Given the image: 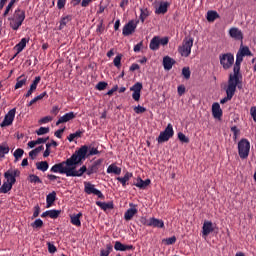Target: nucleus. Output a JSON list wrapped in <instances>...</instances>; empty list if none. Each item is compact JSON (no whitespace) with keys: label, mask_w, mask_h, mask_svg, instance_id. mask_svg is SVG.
Listing matches in <instances>:
<instances>
[{"label":"nucleus","mask_w":256,"mask_h":256,"mask_svg":"<svg viewBox=\"0 0 256 256\" xmlns=\"http://www.w3.org/2000/svg\"><path fill=\"white\" fill-rule=\"evenodd\" d=\"M9 26L12 31H19L23 21H25V11L21 8H17L13 15L8 17Z\"/></svg>","instance_id":"1"},{"label":"nucleus","mask_w":256,"mask_h":256,"mask_svg":"<svg viewBox=\"0 0 256 256\" xmlns=\"http://www.w3.org/2000/svg\"><path fill=\"white\" fill-rule=\"evenodd\" d=\"M241 81L233 80L232 78L228 79V86L226 88V97L220 100L221 105H225L227 101H231L233 99V96L235 95V91L238 89H241V86L239 84Z\"/></svg>","instance_id":"2"},{"label":"nucleus","mask_w":256,"mask_h":256,"mask_svg":"<svg viewBox=\"0 0 256 256\" xmlns=\"http://www.w3.org/2000/svg\"><path fill=\"white\" fill-rule=\"evenodd\" d=\"M87 153H89V146L83 145L68 159L72 165H79L81 161L87 159Z\"/></svg>","instance_id":"3"},{"label":"nucleus","mask_w":256,"mask_h":256,"mask_svg":"<svg viewBox=\"0 0 256 256\" xmlns=\"http://www.w3.org/2000/svg\"><path fill=\"white\" fill-rule=\"evenodd\" d=\"M250 151H251V142H249L247 138H242L238 142V155L240 159H247V157H249Z\"/></svg>","instance_id":"4"},{"label":"nucleus","mask_w":256,"mask_h":256,"mask_svg":"<svg viewBox=\"0 0 256 256\" xmlns=\"http://www.w3.org/2000/svg\"><path fill=\"white\" fill-rule=\"evenodd\" d=\"M243 55L239 54V52H237L236 54V61L233 67V72L234 74H230L229 75V79H233L234 81H241L239 79H241V63H243Z\"/></svg>","instance_id":"5"},{"label":"nucleus","mask_w":256,"mask_h":256,"mask_svg":"<svg viewBox=\"0 0 256 256\" xmlns=\"http://www.w3.org/2000/svg\"><path fill=\"white\" fill-rule=\"evenodd\" d=\"M193 47V38H185L182 42V45L179 46L178 52L182 57H189L191 55V49Z\"/></svg>","instance_id":"6"},{"label":"nucleus","mask_w":256,"mask_h":256,"mask_svg":"<svg viewBox=\"0 0 256 256\" xmlns=\"http://www.w3.org/2000/svg\"><path fill=\"white\" fill-rule=\"evenodd\" d=\"M220 65H222L223 69H231L233 67V63H235V56L232 53H225L219 56Z\"/></svg>","instance_id":"7"},{"label":"nucleus","mask_w":256,"mask_h":256,"mask_svg":"<svg viewBox=\"0 0 256 256\" xmlns=\"http://www.w3.org/2000/svg\"><path fill=\"white\" fill-rule=\"evenodd\" d=\"M84 192L87 195H96L98 199H105V195L99 189L95 188L91 182H84Z\"/></svg>","instance_id":"8"},{"label":"nucleus","mask_w":256,"mask_h":256,"mask_svg":"<svg viewBox=\"0 0 256 256\" xmlns=\"http://www.w3.org/2000/svg\"><path fill=\"white\" fill-rule=\"evenodd\" d=\"M72 163L70 162L69 158L65 161L60 163L54 164L50 171L51 173H60V175H65L66 167H72Z\"/></svg>","instance_id":"9"},{"label":"nucleus","mask_w":256,"mask_h":256,"mask_svg":"<svg viewBox=\"0 0 256 256\" xmlns=\"http://www.w3.org/2000/svg\"><path fill=\"white\" fill-rule=\"evenodd\" d=\"M20 176L21 171L19 169H10L4 173V179L6 180V183H10L12 185H15V183H17V177Z\"/></svg>","instance_id":"10"},{"label":"nucleus","mask_w":256,"mask_h":256,"mask_svg":"<svg viewBox=\"0 0 256 256\" xmlns=\"http://www.w3.org/2000/svg\"><path fill=\"white\" fill-rule=\"evenodd\" d=\"M137 25H139V20H130L126 23L122 29V35L124 37H129V35H133L135 30L137 29Z\"/></svg>","instance_id":"11"},{"label":"nucleus","mask_w":256,"mask_h":256,"mask_svg":"<svg viewBox=\"0 0 256 256\" xmlns=\"http://www.w3.org/2000/svg\"><path fill=\"white\" fill-rule=\"evenodd\" d=\"M17 113V109H11L4 117V120L1 122L0 127H9L13 125V121H15V114Z\"/></svg>","instance_id":"12"},{"label":"nucleus","mask_w":256,"mask_h":256,"mask_svg":"<svg viewBox=\"0 0 256 256\" xmlns=\"http://www.w3.org/2000/svg\"><path fill=\"white\" fill-rule=\"evenodd\" d=\"M140 223L142 225H146V227H161V220L156 218L147 219L145 217H141Z\"/></svg>","instance_id":"13"},{"label":"nucleus","mask_w":256,"mask_h":256,"mask_svg":"<svg viewBox=\"0 0 256 256\" xmlns=\"http://www.w3.org/2000/svg\"><path fill=\"white\" fill-rule=\"evenodd\" d=\"M213 231H215V227H213V222L205 220L202 226V237H209V235H211Z\"/></svg>","instance_id":"14"},{"label":"nucleus","mask_w":256,"mask_h":256,"mask_svg":"<svg viewBox=\"0 0 256 256\" xmlns=\"http://www.w3.org/2000/svg\"><path fill=\"white\" fill-rule=\"evenodd\" d=\"M141 89H143V84L140 82H137L130 88V91H133L132 98L134 101H139V99H141Z\"/></svg>","instance_id":"15"},{"label":"nucleus","mask_w":256,"mask_h":256,"mask_svg":"<svg viewBox=\"0 0 256 256\" xmlns=\"http://www.w3.org/2000/svg\"><path fill=\"white\" fill-rule=\"evenodd\" d=\"M175 135V132L173 131V125L168 124L166 129L161 133V142L164 143L165 141H168Z\"/></svg>","instance_id":"16"},{"label":"nucleus","mask_w":256,"mask_h":256,"mask_svg":"<svg viewBox=\"0 0 256 256\" xmlns=\"http://www.w3.org/2000/svg\"><path fill=\"white\" fill-rule=\"evenodd\" d=\"M39 83H41V76H36L35 79L33 80L32 84L30 85L29 90L24 95V97H26V98L31 97L33 95V93H35V91H37V85H39Z\"/></svg>","instance_id":"17"},{"label":"nucleus","mask_w":256,"mask_h":256,"mask_svg":"<svg viewBox=\"0 0 256 256\" xmlns=\"http://www.w3.org/2000/svg\"><path fill=\"white\" fill-rule=\"evenodd\" d=\"M77 117V114L75 112H68L61 116L58 121L56 122V125L59 126L61 123H68V121H73Z\"/></svg>","instance_id":"18"},{"label":"nucleus","mask_w":256,"mask_h":256,"mask_svg":"<svg viewBox=\"0 0 256 256\" xmlns=\"http://www.w3.org/2000/svg\"><path fill=\"white\" fill-rule=\"evenodd\" d=\"M115 251H135V246L123 244L120 241H116L114 244Z\"/></svg>","instance_id":"19"},{"label":"nucleus","mask_w":256,"mask_h":256,"mask_svg":"<svg viewBox=\"0 0 256 256\" xmlns=\"http://www.w3.org/2000/svg\"><path fill=\"white\" fill-rule=\"evenodd\" d=\"M175 63H177V61H175V59L171 58L170 56H165L162 61V65L165 71H171Z\"/></svg>","instance_id":"20"},{"label":"nucleus","mask_w":256,"mask_h":256,"mask_svg":"<svg viewBox=\"0 0 256 256\" xmlns=\"http://www.w3.org/2000/svg\"><path fill=\"white\" fill-rule=\"evenodd\" d=\"M229 35L232 37V39H235L236 41H243V32L236 27H233L229 30Z\"/></svg>","instance_id":"21"},{"label":"nucleus","mask_w":256,"mask_h":256,"mask_svg":"<svg viewBox=\"0 0 256 256\" xmlns=\"http://www.w3.org/2000/svg\"><path fill=\"white\" fill-rule=\"evenodd\" d=\"M212 115L214 119H221V117H223V110L221 109V105L217 102L212 105Z\"/></svg>","instance_id":"22"},{"label":"nucleus","mask_w":256,"mask_h":256,"mask_svg":"<svg viewBox=\"0 0 256 256\" xmlns=\"http://www.w3.org/2000/svg\"><path fill=\"white\" fill-rule=\"evenodd\" d=\"M151 51H159V48L161 47V36H154L149 45Z\"/></svg>","instance_id":"23"},{"label":"nucleus","mask_w":256,"mask_h":256,"mask_svg":"<svg viewBox=\"0 0 256 256\" xmlns=\"http://www.w3.org/2000/svg\"><path fill=\"white\" fill-rule=\"evenodd\" d=\"M101 163H103L102 159H98L96 160L87 170H86V174L91 176L93 175V173H97L99 171V165H101Z\"/></svg>","instance_id":"24"},{"label":"nucleus","mask_w":256,"mask_h":256,"mask_svg":"<svg viewBox=\"0 0 256 256\" xmlns=\"http://www.w3.org/2000/svg\"><path fill=\"white\" fill-rule=\"evenodd\" d=\"M97 207H100L102 211H109L111 209L115 208V204H113V201L110 202H101V201H96Z\"/></svg>","instance_id":"25"},{"label":"nucleus","mask_w":256,"mask_h":256,"mask_svg":"<svg viewBox=\"0 0 256 256\" xmlns=\"http://www.w3.org/2000/svg\"><path fill=\"white\" fill-rule=\"evenodd\" d=\"M134 185L135 187H138V189H145L146 187H149V185H151V180H143L139 177L137 178L136 182H134Z\"/></svg>","instance_id":"26"},{"label":"nucleus","mask_w":256,"mask_h":256,"mask_svg":"<svg viewBox=\"0 0 256 256\" xmlns=\"http://www.w3.org/2000/svg\"><path fill=\"white\" fill-rule=\"evenodd\" d=\"M81 217H83V213L73 214L70 216V223L75 225V227H81Z\"/></svg>","instance_id":"27"},{"label":"nucleus","mask_w":256,"mask_h":256,"mask_svg":"<svg viewBox=\"0 0 256 256\" xmlns=\"http://www.w3.org/2000/svg\"><path fill=\"white\" fill-rule=\"evenodd\" d=\"M55 201H57V192L52 191L46 196V205H47L46 207L47 208L52 207Z\"/></svg>","instance_id":"28"},{"label":"nucleus","mask_w":256,"mask_h":256,"mask_svg":"<svg viewBox=\"0 0 256 256\" xmlns=\"http://www.w3.org/2000/svg\"><path fill=\"white\" fill-rule=\"evenodd\" d=\"M29 43V38H22L18 44L15 45L14 49L17 51V54L21 53Z\"/></svg>","instance_id":"29"},{"label":"nucleus","mask_w":256,"mask_h":256,"mask_svg":"<svg viewBox=\"0 0 256 256\" xmlns=\"http://www.w3.org/2000/svg\"><path fill=\"white\" fill-rule=\"evenodd\" d=\"M138 210L137 208H129L125 213H124V219L125 221H131L135 215H137Z\"/></svg>","instance_id":"30"},{"label":"nucleus","mask_w":256,"mask_h":256,"mask_svg":"<svg viewBox=\"0 0 256 256\" xmlns=\"http://www.w3.org/2000/svg\"><path fill=\"white\" fill-rule=\"evenodd\" d=\"M16 84L14 86V89H21L24 85H27V76L22 74L20 77L17 78Z\"/></svg>","instance_id":"31"},{"label":"nucleus","mask_w":256,"mask_h":256,"mask_svg":"<svg viewBox=\"0 0 256 256\" xmlns=\"http://www.w3.org/2000/svg\"><path fill=\"white\" fill-rule=\"evenodd\" d=\"M131 177H133V173L126 172L124 177H118L117 181H119V183H121L122 187H127V181H129V179H131Z\"/></svg>","instance_id":"32"},{"label":"nucleus","mask_w":256,"mask_h":256,"mask_svg":"<svg viewBox=\"0 0 256 256\" xmlns=\"http://www.w3.org/2000/svg\"><path fill=\"white\" fill-rule=\"evenodd\" d=\"M238 53L244 57H253L251 50L247 46H243V44H241Z\"/></svg>","instance_id":"33"},{"label":"nucleus","mask_w":256,"mask_h":256,"mask_svg":"<svg viewBox=\"0 0 256 256\" xmlns=\"http://www.w3.org/2000/svg\"><path fill=\"white\" fill-rule=\"evenodd\" d=\"M77 171V165L66 166V177H75Z\"/></svg>","instance_id":"34"},{"label":"nucleus","mask_w":256,"mask_h":256,"mask_svg":"<svg viewBox=\"0 0 256 256\" xmlns=\"http://www.w3.org/2000/svg\"><path fill=\"white\" fill-rule=\"evenodd\" d=\"M206 19L209 23H213L215 19H219V13H217V11L210 10L207 12Z\"/></svg>","instance_id":"35"},{"label":"nucleus","mask_w":256,"mask_h":256,"mask_svg":"<svg viewBox=\"0 0 256 256\" xmlns=\"http://www.w3.org/2000/svg\"><path fill=\"white\" fill-rule=\"evenodd\" d=\"M36 169H38V171H42L43 173H45V171L49 169V162L48 161L37 162Z\"/></svg>","instance_id":"36"},{"label":"nucleus","mask_w":256,"mask_h":256,"mask_svg":"<svg viewBox=\"0 0 256 256\" xmlns=\"http://www.w3.org/2000/svg\"><path fill=\"white\" fill-rule=\"evenodd\" d=\"M73 20V16L71 15H66L64 17L61 18L60 20V26H59V29H64L65 26L67 25V23H70V21Z\"/></svg>","instance_id":"37"},{"label":"nucleus","mask_w":256,"mask_h":256,"mask_svg":"<svg viewBox=\"0 0 256 256\" xmlns=\"http://www.w3.org/2000/svg\"><path fill=\"white\" fill-rule=\"evenodd\" d=\"M83 133H85V131L77 130L75 133L70 134L67 137V139L70 143H73V141H75V139L81 138V135H83Z\"/></svg>","instance_id":"38"},{"label":"nucleus","mask_w":256,"mask_h":256,"mask_svg":"<svg viewBox=\"0 0 256 256\" xmlns=\"http://www.w3.org/2000/svg\"><path fill=\"white\" fill-rule=\"evenodd\" d=\"M107 173H114V175H121V168L115 164H111L107 168Z\"/></svg>","instance_id":"39"},{"label":"nucleus","mask_w":256,"mask_h":256,"mask_svg":"<svg viewBox=\"0 0 256 256\" xmlns=\"http://www.w3.org/2000/svg\"><path fill=\"white\" fill-rule=\"evenodd\" d=\"M11 189H13V184L4 181L0 186V193H8Z\"/></svg>","instance_id":"40"},{"label":"nucleus","mask_w":256,"mask_h":256,"mask_svg":"<svg viewBox=\"0 0 256 256\" xmlns=\"http://www.w3.org/2000/svg\"><path fill=\"white\" fill-rule=\"evenodd\" d=\"M112 251H113V245L107 244L106 249L100 250V256H109Z\"/></svg>","instance_id":"41"},{"label":"nucleus","mask_w":256,"mask_h":256,"mask_svg":"<svg viewBox=\"0 0 256 256\" xmlns=\"http://www.w3.org/2000/svg\"><path fill=\"white\" fill-rule=\"evenodd\" d=\"M23 153H25V150L21 149V148H17L14 151V161L15 163H17L19 161V159H21V157H23Z\"/></svg>","instance_id":"42"},{"label":"nucleus","mask_w":256,"mask_h":256,"mask_svg":"<svg viewBox=\"0 0 256 256\" xmlns=\"http://www.w3.org/2000/svg\"><path fill=\"white\" fill-rule=\"evenodd\" d=\"M28 181L29 183H43V181L41 180V178H39V176L35 175V174H30L28 176Z\"/></svg>","instance_id":"43"},{"label":"nucleus","mask_w":256,"mask_h":256,"mask_svg":"<svg viewBox=\"0 0 256 256\" xmlns=\"http://www.w3.org/2000/svg\"><path fill=\"white\" fill-rule=\"evenodd\" d=\"M9 151V146H7L6 144L0 145V159H3V157H5V155L9 153Z\"/></svg>","instance_id":"44"},{"label":"nucleus","mask_w":256,"mask_h":256,"mask_svg":"<svg viewBox=\"0 0 256 256\" xmlns=\"http://www.w3.org/2000/svg\"><path fill=\"white\" fill-rule=\"evenodd\" d=\"M162 243L165 245H175V243H177V237L172 236L170 238L163 239Z\"/></svg>","instance_id":"45"},{"label":"nucleus","mask_w":256,"mask_h":256,"mask_svg":"<svg viewBox=\"0 0 256 256\" xmlns=\"http://www.w3.org/2000/svg\"><path fill=\"white\" fill-rule=\"evenodd\" d=\"M182 75L186 80L191 79V70L189 69V67H184L182 69Z\"/></svg>","instance_id":"46"},{"label":"nucleus","mask_w":256,"mask_h":256,"mask_svg":"<svg viewBox=\"0 0 256 256\" xmlns=\"http://www.w3.org/2000/svg\"><path fill=\"white\" fill-rule=\"evenodd\" d=\"M59 215H61V210H49V217L50 219H57V217H59Z\"/></svg>","instance_id":"47"},{"label":"nucleus","mask_w":256,"mask_h":256,"mask_svg":"<svg viewBox=\"0 0 256 256\" xmlns=\"http://www.w3.org/2000/svg\"><path fill=\"white\" fill-rule=\"evenodd\" d=\"M14 6H15V4L10 1L8 3V5L6 6V9H5V11H4L2 16L3 17H7V15H9V13H11V11H12Z\"/></svg>","instance_id":"48"},{"label":"nucleus","mask_w":256,"mask_h":256,"mask_svg":"<svg viewBox=\"0 0 256 256\" xmlns=\"http://www.w3.org/2000/svg\"><path fill=\"white\" fill-rule=\"evenodd\" d=\"M31 227H33V229H41V227H43V220L41 219H36L32 224Z\"/></svg>","instance_id":"49"},{"label":"nucleus","mask_w":256,"mask_h":256,"mask_svg":"<svg viewBox=\"0 0 256 256\" xmlns=\"http://www.w3.org/2000/svg\"><path fill=\"white\" fill-rule=\"evenodd\" d=\"M87 173V166L83 165L79 170H76L75 177H83V174Z\"/></svg>","instance_id":"50"},{"label":"nucleus","mask_w":256,"mask_h":256,"mask_svg":"<svg viewBox=\"0 0 256 256\" xmlns=\"http://www.w3.org/2000/svg\"><path fill=\"white\" fill-rule=\"evenodd\" d=\"M171 6L169 2H161V15H165L167 13V9Z\"/></svg>","instance_id":"51"},{"label":"nucleus","mask_w":256,"mask_h":256,"mask_svg":"<svg viewBox=\"0 0 256 256\" xmlns=\"http://www.w3.org/2000/svg\"><path fill=\"white\" fill-rule=\"evenodd\" d=\"M140 11V20L142 23H145V20L149 17V11H147V9H141Z\"/></svg>","instance_id":"52"},{"label":"nucleus","mask_w":256,"mask_h":256,"mask_svg":"<svg viewBox=\"0 0 256 256\" xmlns=\"http://www.w3.org/2000/svg\"><path fill=\"white\" fill-rule=\"evenodd\" d=\"M121 59H123V55L118 54L115 58H114V65L117 67V69H119L121 67Z\"/></svg>","instance_id":"53"},{"label":"nucleus","mask_w":256,"mask_h":256,"mask_svg":"<svg viewBox=\"0 0 256 256\" xmlns=\"http://www.w3.org/2000/svg\"><path fill=\"white\" fill-rule=\"evenodd\" d=\"M145 111H147V108L138 105L134 107V113H136L137 115H141V113H145Z\"/></svg>","instance_id":"54"},{"label":"nucleus","mask_w":256,"mask_h":256,"mask_svg":"<svg viewBox=\"0 0 256 256\" xmlns=\"http://www.w3.org/2000/svg\"><path fill=\"white\" fill-rule=\"evenodd\" d=\"M37 135H47V133H49V127H40L37 131H36Z\"/></svg>","instance_id":"55"},{"label":"nucleus","mask_w":256,"mask_h":256,"mask_svg":"<svg viewBox=\"0 0 256 256\" xmlns=\"http://www.w3.org/2000/svg\"><path fill=\"white\" fill-rule=\"evenodd\" d=\"M48 246V252L53 254V253H57V247L55 246V244L48 242L47 243Z\"/></svg>","instance_id":"56"},{"label":"nucleus","mask_w":256,"mask_h":256,"mask_svg":"<svg viewBox=\"0 0 256 256\" xmlns=\"http://www.w3.org/2000/svg\"><path fill=\"white\" fill-rule=\"evenodd\" d=\"M107 82H99L97 85H96V89L98 91H105V89H107Z\"/></svg>","instance_id":"57"},{"label":"nucleus","mask_w":256,"mask_h":256,"mask_svg":"<svg viewBox=\"0 0 256 256\" xmlns=\"http://www.w3.org/2000/svg\"><path fill=\"white\" fill-rule=\"evenodd\" d=\"M178 139L181 141V143H189V139L182 132L178 133Z\"/></svg>","instance_id":"58"},{"label":"nucleus","mask_w":256,"mask_h":256,"mask_svg":"<svg viewBox=\"0 0 256 256\" xmlns=\"http://www.w3.org/2000/svg\"><path fill=\"white\" fill-rule=\"evenodd\" d=\"M185 91H186L185 85L178 86L177 92H178L179 97H182V95H185Z\"/></svg>","instance_id":"59"},{"label":"nucleus","mask_w":256,"mask_h":256,"mask_svg":"<svg viewBox=\"0 0 256 256\" xmlns=\"http://www.w3.org/2000/svg\"><path fill=\"white\" fill-rule=\"evenodd\" d=\"M93 155H99V150H97V148L95 147L90 148L88 152V157H91Z\"/></svg>","instance_id":"60"},{"label":"nucleus","mask_w":256,"mask_h":256,"mask_svg":"<svg viewBox=\"0 0 256 256\" xmlns=\"http://www.w3.org/2000/svg\"><path fill=\"white\" fill-rule=\"evenodd\" d=\"M66 4H67V0H58L57 1V8L58 9H64Z\"/></svg>","instance_id":"61"},{"label":"nucleus","mask_w":256,"mask_h":256,"mask_svg":"<svg viewBox=\"0 0 256 256\" xmlns=\"http://www.w3.org/2000/svg\"><path fill=\"white\" fill-rule=\"evenodd\" d=\"M51 121H53V117L46 116V117H43L42 119H40L39 123L45 124V123H49Z\"/></svg>","instance_id":"62"},{"label":"nucleus","mask_w":256,"mask_h":256,"mask_svg":"<svg viewBox=\"0 0 256 256\" xmlns=\"http://www.w3.org/2000/svg\"><path fill=\"white\" fill-rule=\"evenodd\" d=\"M231 131L233 133V139H237V136L239 135V130L237 129V126H232Z\"/></svg>","instance_id":"63"},{"label":"nucleus","mask_w":256,"mask_h":256,"mask_svg":"<svg viewBox=\"0 0 256 256\" xmlns=\"http://www.w3.org/2000/svg\"><path fill=\"white\" fill-rule=\"evenodd\" d=\"M250 115L253 118V121L256 123V106L250 108Z\"/></svg>","instance_id":"64"}]
</instances>
